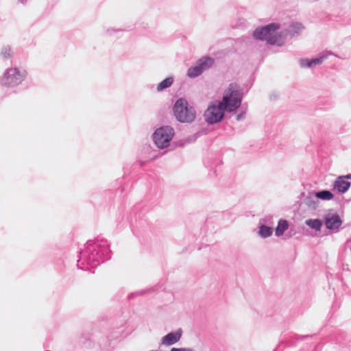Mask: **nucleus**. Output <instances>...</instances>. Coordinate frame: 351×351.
I'll list each match as a JSON object with an SVG mask.
<instances>
[{
	"mask_svg": "<svg viewBox=\"0 0 351 351\" xmlns=\"http://www.w3.org/2000/svg\"><path fill=\"white\" fill-rule=\"evenodd\" d=\"M241 96L236 84H230L223 97L222 101L223 110L232 112L241 105Z\"/></svg>",
	"mask_w": 351,
	"mask_h": 351,
	"instance_id": "obj_1",
	"label": "nucleus"
},
{
	"mask_svg": "<svg viewBox=\"0 0 351 351\" xmlns=\"http://www.w3.org/2000/svg\"><path fill=\"white\" fill-rule=\"evenodd\" d=\"M176 119L183 123H191L195 119V111L184 99H179L173 107Z\"/></svg>",
	"mask_w": 351,
	"mask_h": 351,
	"instance_id": "obj_2",
	"label": "nucleus"
},
{
	"mask_svg": "<svg viewBox=\"0 0 351 351\" xmlns=\"http://www.w3.org/2000/svg\"><path fill=\"white\" fill-rule=\"evenodd\" d=\"M174 135V130L169 126L161 127L154 134V141L158 148L163 149L169 145Z\"/></svg>",
	"mask_w": 351,
	"mask_h": 351,
	"instance_id": "obj_3",
	"label": "nucleus"
},
{
	"mask_svg": "<svg viewBox=\"0 0 351 351\" xmlns=\"http://www.w3.org/2000/svg\"><path fill=\"white\" fill-rule=\"evenodd\" d=\"M224 115L223 104L215 101L210 104L204 113L206 121L209 123H215L220 121Z\"/></svg>",
	"mask_w": 351,
	"mask_h": 351,
	"instance_id": "obj_4",
	"label": "nucleus"
},
{
	"mask_svg": "<svg viewBox=\"0 0 351 351\" xmlns=\"http://www.w3.org/2000/svg\"><path fill=\"white\" fill-rule=\"evenodd\" d=\"M25 71H20L16 68L7 70L2 79V84L6 86H14L20 84L25 77Z\"/></svg>",
	"mask_w": 351,
	"mask_h": 351,
	"instance_id": "obj_5",
	"label": "nucleus"
},
{
	"mask_svg": "<svg viewBox=\"0 0 351 351\" xmlns=\"http://www.w3.org/2000/svg\"><path fill=\"white\" fill-rule=\"evenodd\" d=\"M278 28V25L271 23L261 28H257L253 35L256 39L267 41L270 34H274Z\"/></svg>",
	"mask_w": 351,
	"mask_h": 351,
	"instance_id": "obj_6",
	"label": "nucleus"
},
{
	"mask_svg": "<svg viewBox=\"0 0 351 351\" xmlns=\"http://www.w3.org/2000/svg\"><path fill=\"white\" fill-rule=\"evenodd\" d=\"M342 223V221L338 215H329L325 217V225L328 229H337Z\"/></svg>",
	"mask_w": 351,
	"mask_h": 351,
	"instance_id": "obj_7",
	"label": "nucleus"
},
{
	"mask_svg": "<svg viewBox=\"0 0 351 351\" xmlns=\"http://www.w3.org/2000/svg\"><path fill=\"white\" fill-rule=\"evenodd\" d=\"M285 37L286 33L282 32L277 33L276 31L274 34H270L267 42L271 45L280 46L284 43Z\"/></svg>",
	"mask_w": 351,
	"mask_h": 351,
	"instance_id": "obj_8",
	"label": "nucleus"
},
{
	"mask_svg": "<svg viewBox=\"0 0 351 351\" xmlns=\"http://www.w3.org/2000/svg\"><path fill=\"white\" fill-rule=\"evenodd\" d=\"M345 179H347L346 176H340L335 182L334 187L340 193H345L350 186V183L346 181Z\"/></svg>",
	"mask_w": 351,
	"mask_h": 351,
	"instance_id": "obj_9",
	"label": "nucleus"
},
{
	"mask_svg": "<svg viewBox=\"0 0 351 351\" xmlns=\"http://www.w3.org/2000/svg\"><path fill=\"white\" fill-rule=\"evenodd\" d=\"M181 337V333L176 332V333H169L167 335L165 336L162 340L164 344L166 345H172L177 342Z\"/></svg>",
	"mask_w": 351,
	"mask_h": 351,
	"instance_id": "obj_10",
	"label": "nucleus"
},
{
	"mask_svg": "<svg viewBox=\"0 0 351 351\" xmlns=\"http://www.w3.org/2000/svg\"><path fill=\"white\" fill-rule=\"evenodd\" d=\"M325 59L324 56L319 57L318 58H315L313 60H302L300 64L304 67H311L313 66L322 64Z\"/></svg>",
	"mask_w": 351,
	"mask_h": 351,
	"instance_id": "obj_11",
	"label": "nucleus"
},
{
	"mask_svg": "<svg viewBox=\"0 0 351 351\" xmlns=\"http://www.w3.org/2000/svg\"><path fill=\"white\" fill-rule=\"evenodd\" d=\"M289 224L286 220H280L278 226L276 228V235L278 237L282 235L285 231L287 230Z\"/></svg>",
	"mask_w": 351,
	"mask_h": 351,
	"instance_id": "obj_12",
	"label": "nucleus"
},
{
	"mask_svg": "<svg viewBox=\"0 0 351 351\" xmlns=\"http://www.w3.org/2000/svg\"><path fill=\"white\" fill-rule=\"evenodd\" d=\"M197 63L201 66L202 71L206 70L210 67L213 64V60L208 57H204L201 58Z\"/></svg>",
	"mask_w": 351,
	"mask_h": 351,
	"instance_id": "obj_13",
	"label": "nucleus"
},
{
	"mask_svg": "<svg viewBox=\"0 0 351 351\" xmlns=\"http://www.w3.org/2000/svg\"><path fill=\"white\" fill-rule=\"evenodd\" d=\"M202 71L201 66L197 62L195 66L189 69L187 74L191 77H195L200 75Z\"/></svg>",
	"mask_w": 351,
	"mask_h": 351,
	"instance_id": "obj_14",
	"label": "nucleus"
},
{
	"mask_svg": "<svg viewBox=\"0 0 351 351\" xmlns=\"http://www.w3.org/2000/svg\"><path fill=\"white\" fill-rule=\"evenodd\" d=\"M306 224L308 225L311 228L315 229L316 230H319L322 226V223L321 220L317 219H308L306 221Z\"/></svg>",
	"mask_w": 351,
	"mask_h": 351,
	"instance_id": "obj_15",
	"label": "nucleus"
},
{
	"mask_svg": "<svg viewBox=\"0 0 351 351\" xmlns=\"http://www.w3.org/2000/svg\"><path fill=\"white\" fill-rule=\"evenodd\" d=\"M173 78L172 77H167L166 78L165 80H164L163 81H162L158 85V87H157V90L158 91H161L169 86H171L172 83H173Z\"/></svg>",
	"mask_w": 351,
	"mask_h": 351,
	"instance_id": "obj_16",
	"label": "nucleus"
},
{
	"mask_svg": "<svg viewBox=\"0 0 351 351\" xmlns=\"http://www.w3.org/2000/svg\"><path fill=\"white\" fill-rule=\"evenodd\" d=\"M316 197L322 199L330 200L332 199L333 195L328 191H322L317 193Z\"/></svg>",
	"mask_w": 351,
	"mask_h": 351,
	"instance_id": "obj_17",
	"label": "nucleus"
},
{
	"mask_svg": "<svg viewBox=\"0 0 351 351\" xmlns=\"http://www.w3.org/2000/svg\"><path fill=\"white\" fill-rule=\"evenodd\" d=\"M272 233V229L269 227L262 226L260 228L259 234L263 237H269Z\"/></svg>",
	"mask_w": 351,
	"mask_h": 351,
	"instance_id": "obj_18",
	"label": "nucleus"
},
{
	"mask_svg": "<svg viewBox=\"0 0 351 351\" xmlns=\"http://www.w3.org/2000/svg\"><path fill=\"white\" fill-rule=\"evenodd\" d=\"M171 351H193L191 349L189 348H173Z\"/></svg>",
	"mask_w": 351,
	"mask_h": 351,
	"instance_id": "obj_19",
	"label": "nucleus"
},
{
	"mask_svg": "<svg viewBox=\"0 0 351 351\" xmlns=\"http://www.w3.org/2000/svg\"><path fill=\"white\" fill-rule=\"evenodd\" d=\"M346 178L347 179H350V180H351V174H348V175H346Z\"/></svg>",
	"mask_w": 351,
	"mask_h": 351,
	"instance_id": "obj_20",
	"label": "nucleus"
},
{
	"mask_svg": "<svg viewBox=\"0 0 351 351\" xmlns=\"http://www.w3.org/2000/svg\"><path fill=\"white\" fill-rule=\"evenodd\" d=\"M296 26H298V29L303 28L301 24H296Z\"/></svg>",
	"mask_w": 351,
	"mask_h": 351,
	"instance_id": "obj_21",
	"label": "nucleus"
}]
</instances>
